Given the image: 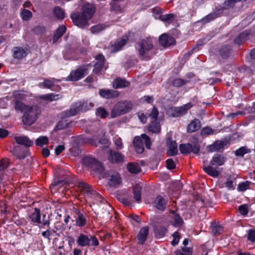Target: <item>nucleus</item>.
I'll return each mask as SVG.
<instances>
[{
    "mask_svg": "<svg viewBox=\"0 0 255 255\" xmlns=\"http://www.w3.org/2000/svg\"><path fill=\"white\" fill-rule=\"evenodd\" d=\"M97 62L94 65L93 72L94 73L98 74L102 69L105 63L104 56L102 54H98L96 57Z\"/></svg>",
    "mask_w": 255,
    "mask_h": 255,
    "instance_id": "obj_21",
    "label": "nucleus"
},
{
    "mask_svg": "<svg viewBox=\"0 0 255 255\" xmlns=\"http://www.w3.org/2000/svg\"><path fill=\"white\" fill-rule=\"evenodd\" d=\"M46 215L44 214L43 215V222H41L40 211L38 208H35L34 212L29 216V217L32 223L36 225L41 224V226H39L40 228H43L44 226H47L48 227H49L50 224V220L48 219H44Z\"/></svg>",
    "mask_w": 255,
    "mask_h": 255,
    "instance_id": "obj_11",
    "label": "nucleus"
},
{
    "mask_svg": "<svg viewBox=\"0 0 255 255\" xmlns=\"http://www.w3.org/2000/svg\"><path fill=\"white\" fill-rule=\"evenodd\" d=\"M95 11L93 4H86L83 7L82 13H74L71 15V18L75 25L81 28L89 25L88 20L91 19Z\"/></svg>",
    "mask_w": 255,
    "mask_h": 255,
    "instance_id": "obj_2",
    "label": "nucleus"
},
{
    "mask_svg": "<svg viewBox=\"0 0 255 255\" xmlns=\"http://www.w3.org/2000/svg\"><path fill=\"white\" fill-rule=\"evenodd\" d=\"M158 115V110L155 108L153 107L151 112L149 115V117L151 119H152V121H157V118Z\"/></svg>",
    "mask_w": 255,
    "mask_h": 255,
    "instance_id": "obj_64",
    "label": "nucleus"
},
{
    "mask_svg": "<svg viewBox=\"0 0 255 255\" xmlns=\"http://www.w3.org/2000/svg\"><path fill=\"white\" fill-rule=\"evenodd\" d=\"M167 228L162 225L156 226L154 229L155 237L157 239L163 238L167 232Z\"/></svg>",
    "mask_w": 255,
    "mask_h": 255,
    "instance_id": "obj_31",
    "label": "nucleus"
},
{
    "mask_svg": "<svg viewBox=\"0 0 255 255\" xmlns=\"http://www.w3.org/2000/svg\"><path fill=\"white\" fill-rule=\"evenodd\" d=\"M13 57L17 59L25 57L27 53L25 49L20 47H14L12 49Z\"/></svg>",
    "mask_w": 255,
    "mask_h": 255,
    "instance_id": "obj_28",
    "label": "nucleus"
},
{
    "mask_svg": "<svg viewBox=\"0 0 255 255\" xmlns=\"http://www.w3.org/2000/svg\"><path fill=\"white\" fill-rule=\"evenodd\" d=\"M193 107V105L191 103H188L183 106L177 107L176 111L178 113V117L186 114L187 111Z\"/></svg>",
    "mask_w": 255,
    "mask_h": 255,
    "instance_id": "obj_36",
    "label": "nucleus"
},
{
    "mask_svg": "<svg viewBox=\"0 0 255 255\" xmlns=\"http://www.w3.org/2000/svg\"><path fill=\"white\" fill-rule=\"evenodd\" d=\"M175 15L173 14H167L164 15H160L159 16V18L162 21L165 23V24H169L171 23L174 19Z\"/></svg>",
    "mask_w": 255,
    "mask_h": 255,
    "instance_id": "obj_41",
    "label": "nucleus"
},
{
    "mask_svg": "<svg viewBox=\"0 0 255 255\" xmlns=\"http://www.w3.org/2000/svg\"><path fill=\"white\" fill-rule=\"evenodd\" d=\"M40 113L38 107L30 106L24 112L22 117V122L25 125L30 126L34 123Z\"/></svg>",
    "mask_w": 255,
    "mask_h": 255,
    "instance_id": "obj_5",
    "label": "nucleus"
},
{
    "mask_svg": "<svg viewBox=\"0 0 255 255\" xmlns=\"http://www.w3.org/2000/svg\"><path fill=\"white\" fill-rule=\"evenodd\" d=\"M85 53L86 51L84 49L72 48L67 52V54L64 55V57L65 58H67L75 60Z\"/></svg>",
    "mask_w": 255,
    "mask_h": 255,
    "instance_id": "obj_17",
    "label": "nucleus"
},
{
    "mask_svg": "<svg viewBox=\"0 0 255 255\" xmlns=\"http://www.w3.org/2000/svg\"><path fill=\"white\" fill-rule=\"evenodd\" d=\"M247 239L254 243H255V230L250 229L248 231L247 235Z\"/></svg>",
    "mask_w": 255,
    "mask_h": 255,
    "instance_id": "obj_62",
    "label": "nucleus"
},
{
    "mask_svg": "<svg viewBox=\"0 0 255 255\" xmlns=\"http://www.w3.org/2000/svg\"><path fill=\"white\" fill-rule=\"evenodd\" d=\"M250 150L245 146L241 147L237 149L235 154L237 156H243L245 154L249 153Z\"/></svg>",
    "mask_w": 255,
    "mask_h": 255,
    "instance_id": "obj_55",
    "label": "nucleus"
},
{
    "mask_svg": "<svg viewBox=\"0 0 255 255\" xmlns=\"http://www.w3.org/2000/svg\"><path fill=\"white\" fill-rule=\"evenodd\" d=\"M99 93L101 97L105 99L114 98L119 95L118 91L107 89H100Z\"/></svg>",
    "mask_w": 255,
    "mask_h": 255,
    "instance_id": "obj_19",
    "label": "nucleus"
},
{
    "mask_svg": "<svg viewBox=\"0 0 255 255\" xmlns=\"http://www.w3.org/2000/svg\"><path fill=\"white\" fill-rule=\"evenodd\" d=\"M54 15L59 19H63L65 16L64 11L59 6L55 7L53 10Z\"/></svg>",
    "mask_w": 255,
    "mask_h": 255,
    "instance_id": "obj_49",
    "label": "nucleus"
},
{
    "mask_svg": "<svg viewBox=\"0 0 255 255\" xmlns=\"http://www.w3.org/2000/svg\"><path fill=\"white\" fill-rule=\"evenodd\" d=\"M87 223L86 215L79 211H76L75 216V223L76 226L82 228L85 226Z\"/></svg>",
    "mask_w": 255,
    "mask_h": 255,
    "instance_id": "obj_22",
    "label": "nucleus"
},
{
    "mask_svg": "<svg viewBox=\"0 0 255 255\" xmlns=\"http://www.w3.org/2000/svg\"><path fill=\"white\" fill-rule=\"evenodd\" d=\"M144 142L146 147L150 149L151 145V140L149 136L143 133L141 135V137L138 136L134 137L133 140V144L135 151L138 153H141L144 151L143 142Z\"/></svg>",
    "mask_w": 255,
    "mask_h": 255,
    "instance_id": "obj_6",
    "label": "nucleus"
},
{
    "mask_svg": "<svg viewBox=\"0 0 255 255\" xmlns=\"http://www.w3.org/2000/svg\"><path fill=\"white\" fill-rule=\"evenodd\" d=\"M62 98V95L60 94H47L40 96L41 99L47 101H54L60 99Z\"/></svg>",
    "mask_w": 255,
    "mask_h": 255,
    "instance_id": "obj_34",
    "label": "nucleus"
},
{
    "mask_svg": "<svg viewBox=\"0 0 255 255\" xmlns=\"http://www.w3.org/2000/svg\"><path fill=\"white\" fill-rule=\"evenodd\" d=\"M83 164L98 173L103 171L104 168L102 164L96 158L91 156H86L83 159Z\"/></svg>",
    "mask_w": 255,
    "mask_h": 255,
    "instance_id": "obj_10",
    "label": "nucleus"
},
{
    "mask_svg": "<svg viewBox=\"0 0 255 255\" xmlns=\"http://www.w3.org/2000/svg\"><path fill=\"white\" fill-rule=\"evenodd\" d=\"M14 139L17 143L24 145L28 148L33 144V141L25 136H15Z\"/></svg>",
    "mask_w": 255,
    "mask_h": 255,
    "instance_id": "obj_30",
    "label": "nucleus"
},
{
    "mask_svg": "<svg viewBox=\"0 0 255 255\" xmlns=\"http://www.w3.org/2000/svg\"><path fill=\"white\" fill-rule=\"evenodd\" d=\"M77 243L79 246H98L99 241L96 236L80 234L77 239Z\"/></svg>",
    "mask_w": 255,
    "mask_h": 255,
    "instance_id": "obj_8",
    "label": "nucleus"
},
{
    "mask_svg": "<svg viewBox=\"0 0 255 255\" xmlns=\"http://www.w3.org/2000/svg\"><path fill=\"white\" fill-rule=\"evenodd\" d=\"M201 124L199 120L195 119L188 125L187 131L188 133L195 132L201 128Z\"/></svg>",
    "mask_w": 255,
    "mask_h": 255,
    "instance_id": "obj_29",
    "label": "nucleus"
},
{
    "mask_svg": "<svg viewBox=\"0 0 255 255\" xmlns=\"http://www.w3.org/2000/svg\"><path fill=\"white\" fill-rule=\"evenodd\" d=\"M148 129L149 132L158 133L160 131L161 128L159 122L152 121L149 124Z\"/></svg>",
    "mask_w": 255,
    "mask_h": 255,
    "instance_id": "obj_35",
    "label": "nucleus"
},
{
    "mask_svg": "<svg viewBox=\"0 0 255 255\" xmlns=\"http://www.w3.org/2000/svg\"><path fill=\"white\" fill-rule=\"evenodd\" d=\"M66 27L64 25H61L59 26L56 30V32L54 34L52 38V43H56L58 39L60 38L66 32Z\"/></svg>",
    "mask_w": 255,
    "mask_h": 255,
    "instance_id": "obj_32",
    "label": "nucleus"
},
{
    "mask_svg": "<svg viewBox=\"0 0 255 255\" xmlns=\"http://www.w3.org/2000/svg\"><path fill=\"white\" fill-rule=\"evenodd\" d=\"M122 179L119 173L113 172L109 180L108 184L110 186L116 187L121 183Z\"/></svg>",
    "mask_w": 255,
    "mask_h": 255,
    "instance_id": "obj_25",
    "label": "nucleus"
},
{
    "mask_svg": "<svg viewBox=\"0 0 255 255\" xmlns=\"http://www.w3.org/2000/svg\"><path fill=\"white\" fill-rule=\"evenodd\" d=\"M179 149L182 153L187 154L193 152L194 154H197L200 150L199 146L197 144L193 145L190 143L182 144L179 146Z\"/></svg>",
    "mask_w": 255,
    "mask_h": 255,
    "instance_id": "obj_14",
    "label": "nucleus"
},
{
    "mask_svg": "<svg viewBox=\"0 0 255 255\" xmlns=\"http://www.w3.org/2000/svg\"><path fill=\"white\" fill-rule=\"evenodd\" d=\"M251 182L249 181L243 182L238 185V190L239 191H245L249 188Z\"/></svg>",
    "mask_w": 255,
    "mask_h": 255,
    "instance_id": "obj_52",
    "label": "nucleus"
},
{
    "mask_svg": "<svg viewBox=\"0 0 255 255\" xmlns=\"http://www.w3.org/2000/svg\"><path fill=\"white\" fill-rule=\"evenodd\" d=\"M13 96L15 101L24 100L25 97V95L24 94V92L21 91H14L13 93Z\"/></svg>",
    "mask_w": 255,
    "mask_h": 255,
    "instance_id": "obj_57",
    "label": "nucleus"
},
{
    "mask_svg": "<svg viewBox=\"0 0 255 255\" xmlns=\"http://www.w3.org/2000/svg\"><path fill=\"white\" fill-rule=\"evenodd\" d=\"M96 115L101 118H106L109 115V113L106 109L103 107H100L97 109L96 111Z\"/></svg>",
    "mask_w": 255,
    "mask_h": 255,
    "instance_id": "obj_50",
    "label": "nucleus"
},
{
    "mask_svg": "<svg viewBox=\"0 0 255 255\" xmlns=\"http://www.w3.org/2000/svg\"><path fill=\"white\" fill-rule=\"evenodd\" d=\"M149 228L147 226L142 227L138 232L137 235V239L140 244H143L146 241L147 237L148 235Z\"/></svg>",
    "mask_w": 255,
    "mask_h": 255,
    "instance_id": "obj_23",
    "label": "nucleus"
},
{
    "mask_svg": "<svg viewBox=\"0 0 255 255\" xmlns=\"http://www.w3.org/2000/svg\"><path fill=\"white\" fill-rule=\"evenodd\" d=\"M93 106L94 104L88 101L78 102L71 106L69 112H67L66 114H67L68 116H73L79 112H83L89 110Z\"/></svg>",
    "mask_w": 255,
    "mask_h": 255,
    "instance_id": "obj_7",
    "label": "nucleus"
},
{
    "mask_svg": "<svg viewBox=\"0 0 255 255\" xmlns=\"http://www.w3.org/2000/svg\"><path fill=\"white\" fill-rule=\"evenodd\" d=\"M89 142L92 145H98L100 143L105 144L108 142V140L106 138H103L102 139L97 140L96 137H93L91 139H89Z\"/></svg>",
    "mask_w": 255,
    "mask_h": 255,
    "instance_id": "obj_54",
    "label": "nucleus"
},
{
    "mask_svg": "<svg viewBox=\"0 0 255 255\" xmlns=\"http://www.w3.org/2000/svg\"><path fill=\"white\" fill-rule=\"evenodd\" d=\"M251 35H252V33L250 30H245L235 39L234 42L236 44L240 45L244 41L249 39Z\"/></svg>",
    "mask_w": 255,
    "mask_h": 255,
    "instance_id": "obj_24",
    "label": "nucleus"
},
{
    "mask_svg": "<svg viewBox=\"0 0 255 255\" xmlns=\"http://www.w3.org/2000/svg\"><path fill=\"white\" fill-rule=\"evenodd\" d=\"M173 240L171 241V245L173 246L177 245L180 239V235L178 232H175L172 235Z\"/></svg>",
    "mask_w": 255,
    "mask_h": 255,
    "instance_id": "obj_59",
    "label": "nucleus"
},
{
    "mask_svg": "<svg viewBox=\"0 0 255 255\" xmlns=\"http://www.w3.org/2000/svg\"><path fill=\"white\" fill-rule=\"evenodd\" d=\"M231 48L229 46H222L219 50V54L222 58H227L230 55Z\"/></svg>",
    "mask_w": 255,
    "mask_h": 255,
    "instance_id": "obj_38",
    "label": "nucleus"
},
{
    "mask_svg": "<svg viewBox=\"0 0 255 255\" xmlns=\"http://www.w3.org/2000/svg\"><path fill=\"white\" fill-rule=\"evenodd\" d=\"M89 65H83L79 67L75 70L72 71L70 75L67 77V80L71 81H77L88 74Z\"/></svg>",
    "mask_w": 255,
    "mask_h": 255,
    "instance_id": "obj_9",
    "label": "nucleus"
},
{
    "mask_svg": "<svg viewBox=\"0 0 255 255\" xmlns=\"http://www.w3.org/2000/svg\"><path fill=\"white\" fill-rule=\"evenodd\" d=\"M154 39L151 37L143 38L135 44L137 57L142 60H149L156 54L157 49L153 44Z\"/></svg>",
    "mask_w": 255,
    "mask_h": 255,
    "instance_id": "obj_1",
    "label": "nucleus"
},
{
    "mask_svg": "<svg viewBox=\"0 0 255 255\" xmlns=\"http://www.w3.org/2000/svg\"><path fill=\"white\" fill-rule=\"evenodd\" d=\"M68 113V111H65L61 114L62 119L59 122L57 125L56 127V130H61L67 128L70 124V122L66 118L69 117L70 116H67L66 113Z\"/></svg>",
    "mask_w": 255,
    "mask_h": 255,
    "instance_id": "obj_26",
    "label": "nucleus"
},
{
    "mask_svg": "<svg viewBox=\"0 0 255 255\" xmlns=\"http://www.w3.org/2000/svg\"><path fill=\"white\" fill-rule=\"evenodd\" d=\"M170 222L174 227H180L182 225L183 221L178 215L173 214V218Z\"/></svg>",
    "mask_w": 255,
    "mask_h": 255,
    "instance_id": "obj_40",
    "label": "nucleus"
},
{
    "mask_svg": "<svg viewBox=\"0 0 255 255\" xmlns=\"http://www.w3.org/2000/svg\"><path fill=\"white\" fill-rule=\"evenodd\" d=\"M129 83L125 79L118 78L113 82V87L115 89L123 88L128 87Z\"/></svg>",
    "mask_w": 255,
    "mask_h": 255,
    "instance_id": "obj_33",
    "label": "nucleus"
},
{
    "mask_svg": "<svg viewBox=\"0 0 255 255\" xmlns=\"http://www.w3.org/2000/svg\"><path fill=\"white\" fill-rule=\"evenodd\" d=\"M176 111H177L176 107H170L167 109V114L169 117H178V113Z\"/></svg>",
    "mask_w": 255,
    "mask_h": 255,
    "instance_id": "obj_60",
    "label": "nucleus"
},
{
    "mask_svg": "<svg viewBox=\"0 0 255 255\" xmlns=\"http://www.w3.org/2000/svg\"><path fill=\"white\" fill-rule=\"evenodd\" d=\"M166 202L164 198L161 196H158L155 199L153 206L157 210L164 211L166 208Z\"/></svg>",
    "mask_w": 255,
    "mask_h": 255,
    "instance_id": "obj_27",
    "label": "nucleus"
},
{
    "mask_svg": "<svg viewBox=\"0 0 255 255\" xmlns=\"http://www.w3.org/2000/svg\"><path fill=\"white\" fill-rule=\"evenodd\" d=\"M132 108V103L128 101H122L115 104L111 112L112 118L125 114L129 112Z\"/></svg>",
    "mask_w": 255,
    "mask_h": 255,
    "instance_id": "obj_4",
    "label": "nucleus"
},
{
    "mask_svg": "<svg viewBox=\"0 0 255 255\" xmlns=\"http://www.w3.org/2000/svg\"><path fill=\"white\" fill-rule=\"evenodd\" d=\"M226 157L222 154H215L210 162V164L204 163L203 169L209 175L213 177H218L220 172L218 167L224 164L226 161Z\"/></svg>",
    "mask_w": 255,
    "mask_h": 255,
    "instance_id": "obj_3",
    "label": "nucleus"
},
{
    "mask_svg": "<svg viewBox=\"0 0 255 255\" xmlns=\"http://www.w3.org/2000/svg\"><path fill=\"white\" fill-rule=\"evenodd\" d=\"M29 107L19 101L16 100L15 102L14 109L16 111H20L24 113Z\"/></svg>",
    "mask_w": 255,
    "mask_h": 255,
    "instance_id": "obj_42",
    "label": "nucleus"
},
{
    "mask_svg": "<svg viewBox=\"0 0 255 255\" xmlns=\"http://www.w3.org/2000/svg\"><path fill=\"white\" fill-rule=\"evenodd\" d=\"M125 156L121 153L110 150L109 151L108 160L112 163H120L123 162Z\"/></svg>",
    "mask_w": 255,
    "mask_h": 255,
    "instance_id": "obj_15",
    "label": "nucleus"
},
{
    "mask_svg": "<svg viewBox=\"0 0 255 255\" xmlns=\"http://www.w3.org/2000/svg\"><path fill=\"white\" fill-rule=\"evenodd\" d=\"M223 228L221 226L218 225L216 223H215L212 226V231L214 235H217L221 234L222 232Z\"/></svg>",
    "mask_w": 255,
    "mask_h": 255,
    "instance_id": "obj_61",
    "label": "nucleus"
},
{
    "mask_svg": "<svg viewBox=\"0 0 255 255\" xmlns=\"http://www.w3.org/2000/svg\"><path fill=\"white\" fill-rule=\"evenodd\" d=\"M48 143V138L46 136H41L37 138L35 141V144L37 146L42 147L47 145Z\"/></svg>",
    "mask_w": 255,
    "mask_h": 255,
    "instance_id": "obj_43",
    "label": "nucleus"
},
{
    "mask_svg": "<svg viewBox=\"0 0 255 255\" xmlns=\"http://www.w3.org/2000/svg\"><path fill=\"white\" fill-rule=\"evenodd\" d=\"M182 251L177 250L175 252V255H192V250L190 248L183 247Z\"/></svg>",
    "mask_w": 255,
    "mask_h": 255,
    "instance_id": "obj_47",
    "label": "nucleus"
},
{
    "mask_svg": "<svg viewBox=\"0 0 255 255\" xmlns=\"http://www.w3.org/2000/svg\"><path fill=\"white\" fill-rule=\"evenodd\" d=\"M28 148H23L19 146H14L11 150L12 154L19 159H23L29 154Z\"/></svg>",
    "mask_w": 255,
    "mask_h": 255,
    "instance_id": "obj_18",
    "label": "nucleus"
},
{
    "mask_svg": "<svg viewBox=\"0 0 255 255\" xmlns=\"http://www.w3.org/2000/svg\"><path fill=\"white\" fill-rule=\"evenodd\" d=\"M167 153L169 155L174 156L177 153V144L175 141H171L168 145Z\"/></svg>",
    "mask_w": 255,
    "mask_h": 255,
    "instance_id": "obj_39",
    "label": "nucleus"
},
{
    "mask_svg": "<svg viewBox=\"0 0 255 255\" xmlns=\"http://www.w3.org/2000/svg\"><path fill=\"white\" fill-rule=\"evenodd\" d=\"M240 213L244 216H246L249 212L248 206L246 204H243L240 206L238 208Z\"/></svg>",
    "mask_w": 255,
    "mask_h": 255,
    "instance_id": "obj_63",
    "label": "nucleus"
},
{
    "mask_svg": "<svg viewBox=\"0 0 255 255\" xmlns=\"http://www.w3.org/2000/svg\"><path fill=\"white\" fill-rule=\"evenodd\" d=\"M214 133V130L209 127L203 128L200 132V134L202 136H205L208 135H211Z\"/></svg>",
    "mask_w": 255,
    "mask_h": 255,
    "instance_id": "obj_53",
    "label": "nucleus"
},
{
    "mask_svg": "<svg viewBox=\"0 0 255 255\" xmlns=\"http://www.w3.org/2000/svg\"><path fill=\"white\" fill-rule=\"evenodd\" d=\"M223 144L221 142L216 141L208 147L211 152L218 151L223 147Z\"/></svg>",
    "mask_w": 255,
    "mask_h": 255,
    "instance_id": "obj_48",
    "label": "nucleus"
},
{
    "mask_svg": "<svg viewBox=\"0 0 255 255\" xmlns=\"http://www.w3.org/2000/svg\"><path fill=\"white\" fill-rule=\"evenodd\" d=\"M127 168L128 171L132 174L137 173L140 171L139 165L134 162H130L127 164Z\"/></svg>",
    "mask_w": 255,
    "mask_h": 255,
    "instance_id": "obj_37",
    "label": "nucleus"
},
{
    "mask_svg": "<svg viewBox=\"0 0 255 255\" xmlns=\"http://www.w3.org/2000/svg\"><path fill=\"white\" fill-rule=\"evenodd\" d=\"M59 80L54 78L44 79L43 82L39 83L38 86L40 88L50 89L52 91H58L60 90L61 87L57 84Z\"/></svg>",
    "mask_w": 255,
    "mask_h": 255,
    "instance_id": "obj_12",
    "label": "nucleus"
},
{
    "mask_svg": "<svg viewBox=\"0 0 255 255\" xmlns=\"http://www.w3.org/2000/svg\"><path fill=\"white\" fill-rule=\"evenodd\" d=\"M219 16V15L216 12H214L211 13L206 16L202 19V21L203 23H207L210 22V21L215 19L217 17Z\"/></svg>",
    "mask_w": 255,
    "mask_h": 255,
    "instance_id": "obj_51",
    "label": "nucleus"
},
{
    "mask_svg": "<svg viewBox=\"0 0 255 255\" xmlns=\"http://www.w3.org/2000/svg\"><path fill=\"white\" fill-rule=\"evenodd\" d=\"M106 28V26L104 24H100L95 26H93L91 28L92 33H98Z\"/></svg>",
    "mask_w": 255,
    "mask_h": 255,
    "instance_id": "obj_56",
    "label": "nucleus"
},
{
    "mask_svg": "<svg viewBox=\"0 0 255 255\" xmlns=\"http://www.w3.org/2000/svg\"><path fill=\"white\" fill-rule=\"evenodd\" d=\"M20 15L23 20L28 21L31 18L32 13L30 10L23 9L21 11Z\"/></svg>",
    "mask_w": 255,
    "mask_h": 255,
    "instance_id": "obj_45",
    "label": "nucleus"
},
{
    "mask_svg": "<svg viewBox=\"0 0 255 255\" xmlns=\"http://www.w3.org/2000/svg\"><path fill=\"white\" fill-rule=\"evenodd\" d=\"M114 143L117 149H122L124 147L122 139L118 136L114 137Z\"/></svg>",
    "mask_w": 255,
    "mask_h": 255,
    "instance_id": "obj_58",
    "label": "nucleus"
},
{
    "mask_svg": "<svg viewBox=\"0 0 255 255\" xmlns=\"http://www.w3.org/2000/svg\"><path fill=\"white\" fill-rule=\"evenodd\" d=\"M128 39L127 36H124L121 39L112 42L110 47L111 52L115 53L121 50L123 47L125 45Z\"/></svg>",
    "mask_w": 255,
    "mask_h": 255,
    "instance_id": "obj_16",
    "label": "nucleus"
},
{
    "mask_svg": "<svg viewBox=\"0 0 255 255\" xmlns=\"http://www.w3.org/2000/svg\"><path fill=\"white\" fill-rule=\"evenodd\" d=\"M133 197L135 201L140 202L141 200V188L137 186L133 187Z\"/></svg>",
    "mask_w": 255,
    "mask_h": 255,
    "instance_id": "obj_44",
    "label": "nucleus"
},
{
    "mask_svg": "<svg viewBox=\"0 0 255 255\" xmlns=\"http://www.w3.org/2000/svg\"><path fill=\"white\" fill-rule=\"evenodd\" d=\"M77 188L87 198H91L93 196H99L95 191L92 190L88 184L84 182H79Z\"/></svg>",
    "mask_w": 255,
    "mask_h": 255,
    "instance_id": "obj_13",
    "label": "nucleus"
},
{
    "mask_svg": "<svg viewBox=\"0 0 255 255\" xmlns=\"http://www.w3.org/2000/svg\"><path fill=\"white\" fill-rule=\"evenodd\" d=\"M246 0H227L224 2L222 8L229 9L233 7L236 2Z\"/></svg>",
    "mask_w": 255,
    "mask_h": 255,
    "instance_id": "obj_46",
    "label": "nucleus"
},
{
    "mask_svg": "<svg viewBox=\"0 0 255 255\" xmlns=\"http://www.w3.org/2000/svg\"><path fill=\"white\" fill-rule=\"evenodd\" d=\"M159 43L163 47H166L175 43L174 38L164 33L159 38Z\"/></svg>",
    "mask_w": 255,
    "mask_h": 255,
    "instance_id": "obj_20",
    "label": "nucleus"
}]
</instances>
